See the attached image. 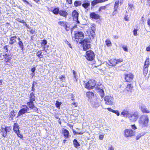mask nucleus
Instances as JSON below:
<instances>
[{
  "label": "nucleus",
  "instance_id": "obj_45",
  "mask_svg": "<svg viewBox=\"0 0 150 150\" xmlns=\"http://www.w3.org/2000/svg\"><path fill=\"white\" fill-rule=\"evenodd\" d=\"M137 30L136 29H134L133 30V34L135 36H137L138 35V34L137 33Z\"/></svg>",
  "mask_w": 150,
  "mask_h": 150
},
{
  "label": "nucleus",
  "instance_id": "obj_7",
  "mask_svg": "<svg viewBox=\"0 0 150 150\" xmlns=\"http://www.w3.org/2000/svg\"><path fill=\"white\" fill-rule=\"evenodd\" d=\"M105 103L107 105L113 104V98L110 96H106L104 98Z\"/></svg>",
  "mask_w": 150,
  "mask_h": 150
},
{
  "label": "nucleus",
  "instance_id": "obj_15",
  "mask_svg": "<svg viewBox=\"0 0 150 150\" xmlns=\"http://www.w3.org/2000/svg\"><path fill=\"white\" fill-rule=\"evenodd\" d=\"M119 0L116 1L114 4V11L113 13V15H114L117 13V9L118 8L119 5Z\"/></svg>",
  "mask_w": 150,
  "mask_h": 150
},
{
  "label": "nucleus",
  "instance_id": "obj_22",
  "mask_svg": "<svg viewBox=\"0 0 150 150\" xmlns=\"http://www.w3.org/2000/svg\"><path fill=\"white\" fill-rule=\"evenodd\" d=\"M27 105L29 107V108L31 109H33L35 108L34 106V104L33 103V101H31L30 100V101L27 103Z\"/></svg>",
  "mask_w": 150,
  "mask_h": 150
},
{
  "label": "nucleus",
  "instance_id": "obj_57",
  "mask_svg": "<svg viewBox=\"0 0 150 150\" xmlns=\"http://www.w3.org/2000/svg\"><path fill=\"white\" fill-rule=\"evenodd\" d=\"M107 109L109 111L113 112L114 110L112 109L111 108H107Z\"/></svg>",
  "mask_w": 150,
  "mask_h": 150
},
{
  "label": "nucleus",
  "instance_id": "obj_12",
  "mask_svg": "<svg viewBox=\"0 0 150 150\" xmlns=\"http://www.w3.org/2000/svg\"><path fill=\"white\" fill-rule=\"evenodd\" d=\"M98 91L101 97L104 96V92L103 91V85H100L97 86Z\"/></svg>",
  "mask_w": 150,
  "mask_h": 150
},
{
  "label": "nucleus",
  "instance_id": "obj_52",
  "mask_svg": "<svg viewBox=\"0 0 150 150\" xmlns=\"http://www.w3.org/2000/svg\"><path fill=\"white\" fill-rule=\"evenodd\" d=\"M134 8V6L132 4L129 5V8L131 10H132Z\"/></svg>",
  "mask_w": 150,
  "mask_h": 150
},
{
  "label": "nucleus",
  "instance_id": "obj_58",
  "mask_svg": "<svg viewBox=\"0 0 150 150\" xmlns=\"http://www.w3.org/2000/svg\"><path fill=\"white\" fill-rule=\"evenodd\" d=\"M147 24L148 25L150 26V18H148L147 20Z\"/></svg>",
  "mask_w": 150,
  "mask_h": 150
},
{
  "label": "nucleus",
  "instance_id": "obj_4",
  "mask_svg": "<svg viewBox=\"0 0 150 150\" xmlns=\"http://www.w3.org/2000/svg\"><path fill=\"white\" fill-rule=\"evenodd\" d=\"M134 134V132L131 129H126L124 131V135L125 137H132Z\"/></svg>",
  "mask_w": 150,
  "mask_h": 150
},
{
  "label": "nucleus",
  "instance_id": "obj_33",
  "mask_svg": "<svg viewBox=\"0 0 150 150\" xmlns=\"http://www.w3.org/2000/svg\"><path fill=\"white\" fill-rule=\"evenodd\" d=\"M47 44V41L45 40H43L41 42V45L43 47H45V45Z\"/></svg>",
  "mask_w": 150,
  "mask_h": 150
},
{
  "label": "nucleus",
  "instance_id": "obj_40",
  "mask_svg": "<svg viewBox=\"0 0 150 150\" xmlns=\"http://www.w3.org/2000/svg\"><path fill=\"white\" fill-rule=\"evenodd\" d=\"M108 5H107L105 6H102L100 7L99 9V11H101L103 10H105V9L107 8V6Z\"/></svg>",
  "mask_w": 150,
  "mask_h": 150
},
{
  "label": "nucleus",
  "instance_id": "obj_34",
  "mask_svg": "<svg viewBox=\"0 0 150 150\" xmlns=\"http://www.w3.org/2000/svg\"><path fill=\"white\" fill-rule=\"evenodd\" d=\"M148 72V67H144L143 69V74L145 76H146Z\"/></svg>",
  "mask_w": 150,
  "mask_h": 150
},
{
  "label": "nucleus",
  "instance_id": "obj_36",
  "mask_svg": "<svg viewBox=\"0 0 150 150\" xmlns=\"http://www.w3.org/2000/svg\"><path fill=\"white\" fill-rule=\"evenodd\" d=\"M18 44L19 47L21 48L22 50H23V45L22 41H19L18 42Z\"/></svg>",
  "mask_w": 150,
  "mask_h": 150
},
{
  "label": "nucleus",
  "instance_id": "obj_53",
  "mask_svg": "<svg viewBox=\"0 0 150 150\" xmlns=\"http://www.w3.org/2000/svg\"><path fill=\"white\" fill-rule=\"evenodd\" d=\"M144 135V134H142V135L139 134L136 137V139L137 140H138L142 136H143Z\"/></svg>",
  "mask_w": 150,
  "mask_h": 150
},
{
  "label": "nucleus",
  "instance_id": "obj_25",
  "mask_svg": "<svg viewBox=\"0 0 150 150\" xmlns=\"http://www.w3.org/2000/svg\"><path fill=\"white\" fill-rule=\"evenodd\" d=\"M59 14L65 17H66L68 15L67 12L65 11H60L59 12Z\"/></svg>",
  "mask_w": 150,
  "mask_h": 150
},
{
  "label": "nucleus",
  "instance_id": "obj_5",
  "mask_svg": "<svg viewBox=\"0 0 150 150\" xmlns=\"http://www.w3.org/2000/svg\"><path fill=\"white\" fill-rule=\"evenodd\" d=\"M95 85V80L93 79H91L89 80L88 82L86 83L85 86L86 88L91 89L94 87Z\"/></svg>",
  "mask_w": 150,
  "mask_h": 150
},
{
  "label": "nucleus",
  "instance_id": "obj_23",
  "mask_svg": "<svg viewBox=\"0 0 150 150\" xmlns=\"http://www.w3.org/2000/svg\"><path fill=\"white\" fill-rule=\"evenodd\" d=\"M17 37L16 36H13L11 37L10 39L9 43L11 45L13 44L16 42V39Z\"/></svg>",
  "mask_w": 150,
  "mask_h": 150
},
{
  "label": "nucleus",
  "instance_id": "obj_43",
  "mask_svg": "<svg viewBox=\"0 0 150 150\" xmlns=\"http://www.w3.org/2000/svg\"><path fill=\"white\" fill-rule=\"evenodd\" d=\"M35 70V68L34 67H33V68H32L31 69V71L33 72V73L31 74V75L32 76H33L35 74H34V72Z\"/></svg>",
  "mask_w": 150,
  "mask_h": 150
},
{
  "label": "nucleus",
  "instance_id": "obj_63",
  "mask_svg": "<svg viewBox=\"0 0 150 150\" xmlns=\"http://www.w3.org/2000/svg\"><path fill=\"white\" fill-rule=\"evenodd\" d=\"M146 4L148 5H150V0H147V3Z\"/></svg>",
  "mask_w": 150,
  "mask_h": 150
},
{
  "label": "nucleus",
  "instance_id": "obj_39",
  "mask_svg": "<svg viewBox=\"0 0 150 150\" xmlns=\"http://www.w3.org/2000/svg\"><path fill=\"white\" fill-rule=\"evenodd\" d=\"M59 78L60 79L62 82H63L65 80V77L64 75H62L59 76Z\"/></svg>",
  "mask_w": 150,
  "mask_h": 150
},
{
  "label": "nucleus",
  "instance_id": "obj_41",
  "mask_svg": "<svg viewBox=\"0 0 150 150\" xmlns=\"http://www.w3.org/2000/svg\"><path fill=\"white\" fill-rule=\"evenodd\" d=\"M59 10L58 8H55L53 10V12L55 14H57L58 13Z\"/></svg>",
  "mask_w": 150,
  "mask_h": 150
},
{
  "label": "nucleus",
  "instance_id": "obj_35",
  "mask_svg": "<svg viewBox=\"0 0 150 150\" xmlns=\"http://www.w3.org/2000/svg\"><path fill=\"white\" fill-rule=\"evenodd\" d=\"M4 56L5 57V61L6 62H8L10 60V58L7 54H5Z\"/></svg>",
  "mask_w": 150,
  "mask_h": 150
},
{
  "label": "nucleus",
  "instance_id": "obj_51",
  "mask_svg": "<svg viewBox=\"0 0 150 150\" xmlns=\"http://www.w3.org/2000/svg\"><path fill=\"white\" fill-rule=\"evenodd\" d=\"M108 150H114V147L111 145L109 146Z\"/></svg>",
  "mask_w": 150,
  "mask_h": 150
},
{
  "label": "nucleus",
  "instance_id": "obj_26",
  "mask_svg": "<svg viewBox=\"0 0 150 150\" xmlns=\"http://www.w3.org/2000/svg\"><path fill=\"white\" fill-rule=\"evenodd\" d=\"M42 52L41 50L38 51L36 54V55L39 58H42L43 57V55L42 54Z\"/></svg>",
  "mask_w": 150,
  "mask_h": 150
},
{
  "label": "nucleus",
  "instance_id": "obj_14",
  "mask_svg": "<svg viewBox=\"0 0 150 150\" xmlns=\"http://www.w3.org/2000/svg\"><path fill=\"white\" fill-rule=\"evenodd\" d=\"M60 25L63 27L67 31L69 30V28L67 26V22L66 21H60L58 23Z\"/></svg>",
  "mask_w": 150,
  "mask_h": 150
},
{
  "label": "nucleus",
  "instance_id": "obj_61",
  "mask_svg": "<svg viewBox=\"0 0 150 150\" xmlns=\"http://www.w3.org/2000/svg\"><path fill=\"white\" fill-rule=\"evenodd\" d=\"M125 21H129V18H128V17H127V16H126L125 17Z\"/></svg>",
  "mask_w": 150,
  "mask_h": 150
},
{
  "label": "nucleus",
  "instance_id": "obj_50",
  "mask_svg": "<svg viewBox=\"0 0 150 150\" xmlns=\"http://www.w3.org/2000/svg\"><path fill=\"white\" fill-rule=\"evenodd\" d=\"M122 48L125 51L127 52H128V50L127 47L123 46L122 47Z\"/></svg>",
  "mask_w": 150,
  "mask_h": 150
},
{
  "label": "nucleus",
  "instance_id": "obj_59",
  "mask_svg": "<svg viewBox=\"0 0 150 150\" xmlns=\"http://www.w3.org/2000/svg\"><path fill=\"white\" fill-rule=\"evenodd\" d=\"M146 50L148 52L150 51V45L146 48Z\"/></svg>",
  "mask_w": 150,
  "mask_h": 150
},
{
  "label": "nucleus",
  "instance_id": "obj_60",
  "mask_svg": "<svg viewBox=\"0 0 150 150\" xmlns=\"http://www.w3.org/2000/svg\"><path fill=\"white\" fill-rule=\"evenodd\" d=\"M66 1L69 4H71L72 3V0H66Z\"/></svg>",
  "mask_w": 150,
  "mask_h": 150
},
{
  "label": "nucleus",
  "instance_id": "obj_47",
  "mask_svg": "<svg viewBox=\"0 0 150 150\" xmlns=\"http://www.w3.org/2000/svg\"><path fill=\"white\" fill-rule=\"evenodd\" d=\"M115 113L116 114L117 116H119L120 115V113L117 110H113V112Z\"/></svg>",
  "mask_w": 150,
  "mask_h": 150
},
{
  "label": "nucleus",
  "instance_id": "obj_48",
  "mask_svg": "<svg viewBox=\"0 0 150 150\" xmlns=\"http://www.w3.org/2000/svg\"><path fill=\"white\" fill-rule=\"evenodd\" d=\"M73 74L74 78L75 79L76 81H77V79L76 78V72L74 70L73 71Z\"/></svg>",
  "mask_w": 150,
  "mask_h": 150
},
{
  "label": "nucleus",
  "instance_id": "obj_54",
  "mask_svg": "<svg viewBox=\"0 0 150 150\" xmlns=\"http://www.w3.org/2000/svg\"><path fill=\"white\" fill-rule=\"evenodd\" d=\"M66 43L69 46V47L71 48H72L71 46L70 43L67 41H66Z\"/></svg>",
  "mask_w": 150,
  "mask_h": 150
},
{
  "label": "nucleus",
  "instance_id": "obj_20",
  "mask_svg": "<svg viewBox=\"0 0 150 150\" xmlns=\"http://www.w3.org/2000/svg\"><path fill=\"white\" fill-rule=\"evenodd\" d=\"M90 17L91 18L94 19H98L99 18V16L94 12H92L90 14Z\"/></svg>",
  "mask_w": 150,
  "mask_h": 150
},
{
  "label": "nucleus",
  "instance_id": "obj_19",
  "mask_svg": "<svg viewBox=\"0 0 150 150\" xmlns=\"http://www.w3.org/2000/svg\"><path fill=\"white\" fill-rule=\"evenodd\" d=\"M62 132L66 138H68L70 137L69 132L67 129H63Z\"/></svg>",
  "mask_w": 150,
  "mask_h": 150
},
{
  "label": "nucleus",
  "instance_id": "obj_17",
  "mask_svg": "<svg viewBox=\"0 0 150 150\" xmlns=\"http://www.w3.org/2000/svg\"><path fill=\"white\" fill-rule=\"evenodd\" d=\"M133 78V75L131 74H126L125 76V79L127 81H132Z\"/></svg>",
  "mask_w": 150,
  "mask_h": 150
},
{
  "label": "nucleus",
  "instance_id": "obj_30",
  "mask_svg": "<svg viewBox=\"0 0 150 150\" xmlns=\"http://www.w3.org/2000/svg\"><path fill=\"white\" fill-rule=\"evenodd\" d=\"M30 100H31V101H33L35 100V96L33 93H31L30 94Z\"/></svg>",
  "mask_w": 150,
  "mask_h": 150
},
{
  "label": "nucleus",
  "instance_id": "obj_55",
  "mask_svg": "<svg viewBox=\"0 0 150 150\" xmlns=\"http://www.w3.org/2000/svg\"><path fill=\"white\" fill-rule=\"evenodd\" d=\"M30 32L31 34H35V30L33 29H31L30 31Z\"/></svg>",
  "mask_w": 150,
  "mask_h": 150
},
{
  "label": "nucleus",
  "instance_id": "obj_29",
  "mask_svg": "<svg viewBox=\"0 0 150 150\" xmlns=\"http://www.w3.org/2000/svg\"><path fill=\"white\" fill-rule=\"evenodd\" d=\"M86 95L89 98H91L94 96L93 93L90 92H87Z\"/></svg>",
  "mask_w": 150,
  "mask_h": 150
},
{
  "label": "nucleus",
  "instance_id": "obj_28",
  "mask_svg": "<svg viewBox=\"0 0 150 150\" xmlns=\"http://www.w3.org/2000/svg\"><path fill=\"white\" fill-rule=\"evenodd\" d=\"M90 4L88 1L82 4V6L85 8H87L90 5Z\"/></svg>",
  "mask_w": 150,
  "mask_h": 150
},
{
  "label": "nucleus",
  "instance_id": "obj_46",
  "mask_svg": "<svg viewBox=\"0 0 150 150\" xmlns=\"http://www.w3.org/2000/svg\"><path fill=\"white\" fill-rule=\"evenodd\" d=\"M61 104V103H59L58 101H57L56 103L55 104L57 108L59 107L60 105Z\"/></svg>",
  "mask_w": 150,
  "mask_h": 150
},
{
  "label": "nucleus",
  "instance_id": "obj_9",
  "mask_svg": "<svg viewBox=\"0 0 150 150\" xmlns=\"http://www.w3.org/2000/svg\"><path fill=\"white\" fill-rule=\"evenodd\" d=\"M22 106L24 108L20 110L18 112V115L19 116L27 112H28V111L29 110V108L26 105H22Z\"/></svg>",
  "mask_w": 150,
  "mask_h": 150
},
{
  "label": "nucleus",
  "instance_id": "obj_49",
  "mask_svg": "<svg viewBox=\"0 0 150 150\" xmlns=\"http://www.w3.org/2000/svg\"><path fill=\"white\" fill-rule=\"evenodd\" d=\"M132 129L134 130H135L138 129L135 124H134L132 125Z\"/></svg>",
  "mask_w": 150,
  "mask_h": 150
},
{
  "label": "nucleus",
  "instance_id": "obj_1",
  "mask_svg": "<svg viewBox=\"0 0 150 150\" xmlns=\"http://www.w3.org/2000/svg\"><path fill=\"white\" fill-rule=\"evenodd\" d=\"M149 122V119L147 115H142L138 120V123L142 125V127H146L147 126Z\"/></svg>",
  "mask_w": 150,
  "mask_h": 150
},
{
  "label": "nucleus",
  "instance_id": "obj_6",
  "mask_svg": "<svg viewBox=\"0 0 150 150\" xmlns=\"http://www.w3.org/2000/svg\"><path fill=\"white\" fill-rule=\"evenodd\" d=\"M83 45V49L84 51H86L91 47L89 40L84 39L82 42Z\"/></svg>",
  "mask_w": 150,
  "mask_h": 150
},
{
  "label": "nucleus",
  "instance_id": "obj_38",
  "mask_svg": "<svg viewBox=\"0 0 150 150\" xmlns=\"http://www.w3.org/2000/svg\"><path fill=\"white\" fill-rule=\"evenodd\" d=\"M81 3L80 1H76L74 2V5L75 6H77L81 5Z\"/></svg>",
  "mask_w": 150,
  "mask_h": 150
},
{
  "label": "nucleus",
  "instance_id": "obj_37",
  "mask_svg": "<svg viewBox=\"0 0 150 150\" xmlns=\"http://www.w3.org/2000/svg\"><path fill=\"white\" fill-rule=\"evenodd\" d=\"M105 43L106 45L108 47L110 46L111 45V41L108 40H106L105 41Z\"/></svg>",
  "mask_w": 150,
  "mask_h": 150
},
{
  "label": "nucleus",
  "instance_id": "obj_62",
  "mask_svg": "<svg viewBox=\"0 0 150 150\" xmlns=\"http://www.w3.org/2000/svg\"><path fill=\"white\" fill-rule=\"evenodd\" d=\"M24 23V25L26 27H27L28 28H30V27L25 22V23Z\"/></svg>",
  "mask_w": 150,
  "mask_h": 150
},
{
  "label": "nucleus",
  "instance_id": "obj_8",
  "mask_svg": "<svg viewBox=\"0 0 150 150\" xmlns=\"http://www.w3.org/2000/svg\"><path fill=\"white\" fill-rule=\"evenodd\" d=\"M86 59L88 60H92L95 57L94 54L92 51H88L86 52Z\"/></svg>",
  "mask_w": 150,
  "mask_h": 150
},
{
  "label": "nucleus",
  "instance_id": "obj_3",
  "mask_svg": "<svg viewBox=\"0 0 150 150\" xmlns=\"http://www.w3.org/2000/svg\"><path fill=\"white\" fill-rule=\"evenodd\" d=\"M83 34L82 32H78L74 34L73 38L75 39L77 42L80 43L81 40L83 39Z\"/></svg>",
  "mask_w": 150,
  "mask_h": 150
},
{
  "label": "nucleus",
  "instance_id": "obj_13",
  "mask_svg": "<svg viewBox=\"0 0 150 150\" xmlns=\"http://www.w3.org/2000/svg\"><path fill=\"white\" fill-rule=\"evenodd\" d=\"M11 130V129L10 127H6L5 128H1V132H4V133H3V136L4 137H5L7 135V132H9Z\"/></svg>",
  "mask_w": 150,
  "mask_h": 150
},
{
  "label": "nucleus",
  "instance_id": "obj_18",
  "mask_svg": "<svg viewBox=\"0 0 150 150\" xmlns=\"http://www.w3.org/2000/svg\"><path fill=\"white\" fill-rule=\"evenodd\" d=\"M139 108L142 112L144 113H150V111L148 110L146 107L144 105L141 106Z\"/></svg>",
  "mask_w": 150,
  "mask_h": 150
},
{
  "label": "nucleus",
  "instance_id": "obj_10",
  "mask_svg": "<svg viewBox=\"0 0 150 150\" xmlns=\"http://www.w3.org/2000/svg\"><path fill=\"white\" fill-rule=\"evenodd\" d=\"M13 130L17 134L18 136L20 138L22 137V136L20 134L18 125L16 123H14L13 125Z\"/></svg>",
  "mask_w": 150,
  "mask_h": 150
},
{
  "label": "nucleus",
  "instance_id": "obj_21",
  "mask_svg": "<svg viewBox=\"0 0 150 150\" xmlns=\"http://www.w3.org/2000/svg\"><path fill=\"white\" fill-rule=\"evenodd\" d=\"M95 29L94 26H92L91 29L89 30L88 32H90V34H89V35H91L92 37H93V35H94V30Z\"/></svg>",
  "mask_w": 150,
  "mask_h": 150
},
{
  "label": "nucleus",
  "instance_id": "obj_2",
  "mask_svg": "<svg viewBox=\"0 0 150 150\" xmlns=\"http://www.w3.org/2000/svg\"><path fill=\"white\" fill-rule=\"evenodd\" d=\"M139 117L138 111H133L130 112L128 119L130 122H135L138 120Z\"/></svg>",
  "mask_w": 150,
  "mask_h": 150
},
{
  "label": "nucleus",
  "instance_id": "obj_56",
  "mask_svg": "<svg viewBox=\"0 0 150 150\" xmlns=\"http://www.w3.org/2000/svg\"><path fill=\"white\" fill-rule=\"evenodd\" d=\"M104 137V135L103 134L100 135L99 136V139L100 140H102Z\"/></svg>",
  "mask_w": 150,
  "mask_h": 150
},
{
  "label": "nucleus",
  "instance_id": "obj_44",
  "mask_svg": "<svg viewBox=\"0 0 150 150\" xmlns=\"http://www.w3.org/2000/svg\"><path fill=\"white\" fill-rule=\"evenodd\" d=\"M93 107L95 108H97L99 106V104L98 102H96V103H94V104H93Z\"/></svg>",
  "mask_w": 150,
  "mask_h": 150
},
{
  "label": "nucleus",
  "instance_id": "obj_11",
  "mask_svg": "<svg viewBox=\"0 0 150 150\" xmlns=\"http://www.w3.org/2000/svg\"><path fill=\"white\" fill-rule=\"evenodd\" d=\"M79 13L76 10H74L72 13V16L73 17L74 20L76 21L78 23H79V22L78 20Z\"/></svg>",
  "mask_w": 150,
  "mask_h": 150
},
{
  "label": "nucleus",
  "instance_id": "obj_64",
  "mask_svg": "<svg viewBox=\"0 0 150 150\" xmlns=\"http://www.w3.org/2000/svg\"><path fill=\"white\" fill-rule=\"evenodd\" d=\"M24 2H26L28 4H29V3L27 1H26V0H22Z\"/></svg>",
  "mask_w": 150,
  "mask_h": 150
},
{
  "label": "nucleus",
  "instance_id": "obj_31",
  "mask_svg": "<svg viewBox=\"0 0 150 150\" xmlns=\"http://www.w3.org/2000/svg\"><path fill=\"white\" fill-rule=\"evenodd\" d=\"M132 86L131 84L128 85L126 87V90L128 91H130L132 89Z\"/></svg>",
  "mask_w": 150,
  "mask_h": 150
},
{
  "label": "nucleus",
  "instance_id": "obj_32",
  "mask_svg": "<svg viewBox=\"0 0 150 150\" xmlns=\"http://www.w3.org/2000/svg\"><path fill=\"white\" fill-rule=\"evenodd\" d=\"M149 65V59H147L145 62L144 67H148Z\"/></svg>",
  "mask_w": 150,
  "mask_h": 150
},
{
  "label": "nucleus",
  "instance_id": "obj_42",
  "mask_svg": "<svg viewBox=\"0 0 150 150\" xmlns=\"http://www.w3.org/2000/svg\"><path fill=\"white\" fill-rule=\"evenodd\" d=\"M116 64H117L122 62L123 60L122 58H120L118 59H116Z\"/></svg>",
  "mask_w": 150,
  "mask_h": 150
},
{
  "label": "nucleus",
  "instance_id": "obj_24",
  "mask_svg": "<svg viewBox=\"0 0 150 150\" xmlns=\"http://www.w3.org/2000/svg\"><path fill=\"white\" fill-rule=\"evenodd\" d=\"M110 64H111V66H115L116 64V59H111L109 61Z\"/></svg>",
  "mask_w": 150,
  "mask_h": 150
},
{
  "label": "nucleus",
  "instance_id": "obj_27",
  "mask_svg": "<svg viewBox=\"0 0 150 150\" xmlns=\"http://www.w3.org/2000/svg\"><path fill=\"white\" fill-rule=\"evenodd\" d=\"M73 144L74 147L76 148H77L80 145L79 143L75 139H74L73 141Z\"/></svg>",
  "mask_w": 150,
  "mask_h": 150
},
{
  "label": "nucleus",
  "instance_id": "obj_16",
  "mask_svg": "<svg viewBox=\"0 0 150 150\" xmlns=\"http://www.w3.org/2000/svg\"><path fill=\"white\" fill-rule=\"evenodd\" d=\"M130 112L129 111L126 110H124L121 112V114L125 117L129 118Z\"/></svg>",
  "mask_w": 150,
  "mask_h": 150
}]
</instances>
